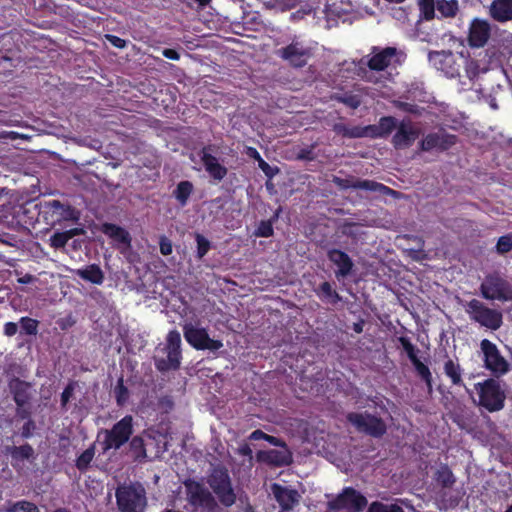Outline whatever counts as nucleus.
Wrapping results in <instances>:
<instances>
[{
    "label": "nucleus",
    "mask_w": 512,
    "mask_h": 512,
    "mask_svg": "<svg viewBox=\"0 0 512 512\" xmlns=\"http://www.w3.org/2000/svg\"><path fill=\"white\" fill-rule=\"evenodd\" d=\"M129 442L130 450L134 453L135 457L137 459L139 458H145L146 455V449H145V443L141 436H131Z\"/></svg>",
    "instance_id": "nucleus-42"
},
{
    "label": "nucleus",
    "mask_w": 512,
    "mask_h": 512,
    "mask_svg": "<svg viewBox=\"0 0 512 512\" xmlns=\"http://www.w3.org/2000/svg\"><path fill=\"white\" fill-rule=\"evenodd\" d=\"M266 438V433L263 432L262 430L260 429H256L254 430L250 435H249V440H253V441H258V440H265Z\"/></svg>",
    "instance_id": "nucleus-63"
},
{
    "label": "nucleus",
    "mask_w": 512,
    "mask_h": 512,
    "mask_svg": "<svg viewBox=\"0 0 512 512\" xmlns=\"http://www.w3.org/2000/svg\"><path fill=\"white\" fill-rule=\"evenodd\" d=\"M49 211L53 214H57L62 218H67L70 214L71 209L70 206L62 204L59 200H51L46 204Z\"/></svg>",
    "instance_id": "nucleus-45"
},
{
    "label": "nucleus",
    "mask_w": 512,
    "mask_h": 512,
    "mask_svg": "<svg viewBox=\"0 0 512 512\" xmlns=\"http://www.w3.org/2000/svg\"><path fill=\"white\" fill-rule=\"evenodd\" d=\"M397 54L395 47H385L379 52L375 53L368 61V67L373 71L385 70L392 61V58Z\"/></svg>",
    "instance_id": "nucleus-25"
},
{
    "label": "nucleus",
    "mask_w": 512,
    "mask_h": 512,
    "mask_svg": "<svg viewBox=\"0 0 512 512\" xmlns=\"http://www.w3.org/2000/svg\"><path fill=\"white\" fill-rule=\"evenodd\" d=\"M436 9L441 14L442 17L450 18L454 17L459 9L457 0H437L436 1Z\"/></svg>",
    "instance_id": "nucleus-36"
},
{
    "label": "nucleus",
    "mask_w": 512,
    "mask_h": 512,
    "mask_svg": "<svg viewBox=\"0 0 512 512\" xmlns=\"http://www.w3.org/2000/svg\"><path fill=\"white\" fill-rule=\"evenodd\" d=\"M420 133L421 130L419 128L413 126L411 122H405L403 120L397 126L391 143L397 150L409 148L419 137Z\"/></svg>",
    "instance_id": "nucleus-18"
},
{
    "label": "nucleus",
    "mask_w": 512,
    "mask_h": 512,
    "mask_svg": "<svg viewBox=\"0 0 512 512\" xmlns=\"http://www.w3.org/2000/svg\"><path fill=\"white\" fill-rule=\"evenodd\" d=\"M84 232L85 231L83 228L78 227L71 228L63 232H55L50 236L49 244L54 249L64 248L70 239L75 236L84 234Z\"/></svg>",
    "instance_id": "nucleus-31"
},
{
    "label": "nucleus",
    "mask_w": 512,
    "mask_h": 512,
    "mask_svg": "<svg viewBox=\"0 0 512 512\" xmlns=\"http://www.w3.org/2000/svg\"><path fill=\"white\" fill-rule=\"evenodd\" d=\"M281 448L280 450H260L256 454V459L258 462L273 467L289 466L293 462L292 452L289 450L288 446Z\"/></svg>",
    "instance_id": "nucleus-19"
},
{
    "label": "nucleus",
    "mask_w": 512,
    "mask_h": 512,
    "mask_svg": "<svg viewBox=\"0 0 512 512\" xmlns=\"http://www.w3.org/2000/svg\"><path fill=\"white\" fill-rule=\"evenodd\" d=\"M18 331V325L15 322H6L3 327L4 335L7 337L14 336Z\"/></svg>",
    "instance_id": "nucleus-57"
},
{
    "label": "nucleus",
    "mask_w": 512,
    "mask_h": 512,
    "mask_svg": "<svg viewBox=\"0 0 512 512\" xmlns=\"http://www.w3.org/2000/svg\"><path fill=\"white\" fill-rule=\"evenodd\" d=\"M428 59L431 64L448 78L460 76V64L452 51H430Z\"/></svg>",
    "instance_id": "nucleus-14"
},
{
    "label": "nucleus",
    "mask_w": 512,
    "mask_h": 512,
    "mask_svg": "<svg viewBox=\"0 0 512 512\" xmlns=\"http://www.w3.org/2000/svg\"><path fill=\"white\" fill-rule=\"evenodd\" d=\"M512 250V233L499 237L496 243V251L499 254H506Z\"/></svg>",
    "instance_id": "nucleus-49"
},
{
    "label": "nucleus",
    "mask_w": 512,
    "mask_h": 512,
    "mask_svg": "<svg viewBox=\"0 0 512 512\" xmlns=\"http://www.w3.org/2000/svg\"><path fill=\"white\" fill-rule=\"evenodd\" d=\"M194 186L192 182L188 180L181 181L177 184L173 191V196L179 202L181 206H185L193 193Z\"/></svg>",
    "instance_id": "nucleus-34"
},
{
    "label": "nucleus",
    "mask_w": 512,
    "mask_h": 512,
    "mask_svg": "<svg viewBox=\"0 0 512 512\" xmlns=\"http://www.w3.org/2000/svg\"><path fill=\"white\" fill-rule=\"evenodd\" d=\"M185 509L188 512H215L217 501L205 485L194 479L184 481Z\"/></svg>",
    "instance_id": "nucleus-2"
},
{
    "label": "nucleus",
    "mask_w": 512,
    "mask_h": 512,
    "mask_svg": "<svg viewBox=\"0 0 512 512\" xmlns=\"http://www.w3.org/2000/svg\"><path fill=\"white\" fill-rule=\"evenodd\" d=\"M403 350L406 352L407 357L411 361L416 374L426 384L429 392L433 390V378L429 367L424 364L418 357L419 349L411 342L410 338L406 336H400L398 338Z\"/></svg>",
    "instance_id": "nucleus-11"
},
{
    "label": "nucleus",
    "mask_w": 512,
    "mask_h": 512,
    "mask_svg": "<svg viewBox=\"0 0 512 512\" xmlns=\"http://www.w3.org/2000/svg\"><path fill=\"white\" fill-rule=\"evenodd\" d=\"M5 453L10 455L11 464L14 468H16L23 461L33 457L34 449L30 444L25 443L21 446H7L5 448Z\"/></svg>",
    "instance_id": "nucleus-28"
},
{
    "label": "nucleus",
    "mask_w": 512,
    "mask_h": 512,
    "mask_svg": "<svg viewBox=\"0 0 512 512\" xmlns=\"http://www.w3.org/2000/svg\"><path fill=\"white\" fill-rule=\"evenodd\" d=\"M478 394V405L490 413L498 412L505 406L506 393L500 382L494 378H488L474 385Z\"/></svg>",
    "instance_id": "nucleus-5"
},
{
    "label": "nucleus",
    "mask_w": 512,
    "mask_h": 512,
    "mask_svg": "<svg viewBox=\"0 0 512 512\" xmlns=\"http://www.w3.org/2000/svg\"><path fill=\"white\" fill-rule=\"evenodd\" d=\"M469 318L481 326L492 331L498 330L503 324L502 312L498 309L490 308L478 299H471L464 305Z\"/></svg>",
    "instance_id": "nucleus-6"
},
{
    "label": "nucleus",
    "mask_w": 512,
    "mask_h": 512,
    "mask_svg": "<svg viewBox=\"0 0 512 512\" xmlns=\"http://www.w3.org/2000/svg\"><path fill=\"white\" fill-rule=\"evenodd\" d=\"M107 41L114 47L123 49L126 47V40L112 34H107L106 36Z\"/></svg>",
    "instance_id": "nucleus-55"
},
{
    "label": "nucleus",
    "mask_w": 512,
    "mask_h": 512,
    "mask_svg": "<svg viewBox=\"0 0 512 512\" xmlns=\"http://www.w3.org/2000/svg\"><path fill=\"white\" fill-rule=\"evenodd\" d=\"M418 5L421 19L426 21L434 19L436 9L435 0H420Z\"/></svg>",
    "instance_id": "nucleus-39"
},
{
    "label": "nucleus",
    "mask_w": 512,
    "mask_h": 512,
    "mask_svg": "<svg viewBox=\"0 0 512 512\" xmlns=\"http://www.w3.org/2000/svg\"><path fill=\"white\" fill-rule=\"evenodd\" d=\"M333 131L345 138L356 139V138H370L371 130L370 125L366 126H352L349 127L344 123H335L333 125Z\"/></svg>",
    "instance_id": "nucleus-26"
},
{
    "label": "nucleus",
    "mask_w": 512,
    "mask_h": 512,
    "mask_svg": "<svg viewBox=\"0 0 512 512\" xmlns=\"http://www.w3.org/2000/svg\"><path fill=\"white\" fill-rule=\"evenodd\" d=\"M457 142V136L453 134H449L447 132H433L427 134L420 142L419 148L421 151H431L433 149H438L440 151H446L454 146Z\"/></svg>",
    "instance_id": "nucleus-17"
},
{
    "label": "nucleus",
    "mask_w": 512,
    "mask_h": 512,
    "mask_svg": "<svg viewBox=\"0 0 512 512\" xmlns=\"http://www.w3.org/2000/svg\"><path fill=\"white\" fill-rule=\"evenodd\" d=\"M113 393L118 406L123 407L126 405L130 397V392L124 384L123 376L117 380Z\"/></svg>",
    "instance_id": "nucleus-37"
},
{
    "label": "nucleus",
    "mask_w": 512,
    "mask_h": 512,
    "mask_svg": "<svg viewBox=\"0 0 512 512\" xmlns=\"http://www.w3.org/2000/svg\"><path fill=\"white\" fill-rule=\"evenodd\" d=\"M95 456V444L84 450L76 459L75 466L79 471H86Z\"/></svg>",
    "instance_id": "nucleus-38"
},
{
    "label": "nucleus",
    "mask_w": 512,
    "mask_h": 512,
    "mask_svg": "<svg viewBox=\"0 0 512 512\" xmlns=\"http://www.w3.org/2000/svg\"><path fill=\"white\" fill-rule=\"evenodd\" d=\"M195 240L197 243L196 256L198 259H202L210 250L211 242L200 233L195 234Z\"/></svg>",
    "instance_id": "nucleus-46"
},
{
    "label": "nucleus",
    "mask_w": 512,
    "mask_h": 512,
    "mask_svg": "<svg viewBox=\"0 0 512 512\" xmlns=\"http://www.w3.org/2000/svg\"><path fill=\"white\" fill-rule=\"evenodd\" d=\"M271 489L283 512L292 510L298 503L299 494L296 490L277 483H274Z\"/></svg>",
    "instance_id": "nucleus-22"
},
{
    "label": "nucleus",
    "mask_w": 512,
    "mask_h": 512,
    "mask_svg": "<svg viewBox=\"0 0 512 512\" xmlns=\"http://www.w3.org/2000/svg\"><path fill=\"white\" fill-rule=\"evenodd\" d=\"M436 480L444 488H449L455 483V477L447 466H444L437 471Z\"/></svg>",
    "instance_id": "nucleus-44"
},
{
    "label": "nucleus",
    "mask_w": 512,
    "mask_h": 512,
    "mask_svg": "<svg viewBox=\"0 0 512 512\" xmlns=\"http://www.w3.org/2000/svg\"><path fill=\"white\" fill-rule=\"evenodd\" d=\"M20 332L29 336L36 335L38 332L39 321L30 317H21L19 320Z\"/></svg>",
    "instance_id": "nucleus-40"
},
{
    "label": "nucleus",
    "mask_w": 512,
    "mask_h": 512,
    "mask_svg": "<svg viewBox=\"0 0 512 512\" xmlns=\"http://www.w3.org/2000/svg\"><path fill=\"white\" fill-rule=\"evenodd\" d=\"M201 161L203 163V166H204L206 172L214 180L221 181L226 177L227 172H228L227 168L225 166L221 165L218 162V159L214 155L208 153L206 151V148H204L202 151Z\"/></svg>",
    "instance_id": "nucleus-23"
},
{
    "label": "nucleus",
    "mask_w": 512,
    "mask_h": 512,
    "mask_svg": "<svg viewBox=\"0 0 512 512\" xmlns=\"http://www.w3.org/2000/svg\"><path fill=\"white\" fill-rule=\"evenodd\" d=\"M167 358H161L155 360V367L160 372H166L169 370H177L181 364V349H166Z\"/></svg>",
    "instance_id": "nucleus-29"
},
{
    "label": "nucleus",
    "mask_w": 512,
    "mask_h": 512,
    "mask_svg": "<svg viewBox=\"0 0 512 512\" xmlns=\"http://www.w3.org/2000/svg\"><path fill=\"white\" fill-rule=\"evenodd\" d=\"M333 183L340 189H359V190H366V191H373V192H379L384 195H389L394 193L395 191L388 186L376 182L374 180H361V179H354L351 178H340L337 176H334Z\"/></svg>",
    "instance_id": "nucleus-15"
},
{
    "label": "nucleus",
    "mask_w": 512,
    "mask_h": 512,
    "mask_svg": "<svg viewBox=\"0 0 512 512\" xmlns=\"http://www.w3.org/2000/svg\"><path fill=\"white\" fill-rule=\"evenodd\" d=\"M346 419L359 433L373 438H381L387 432L385 421L368 411L349 412Z\"/></svg>",
    "instance_id": "nucleus-8"
},
{
    "label": "nucleus",
    "mask_w": 512,
    "mask_h": 512,
    "mask_svg": "<svg viewBox=\"0 0 512 512\" xmlns=\"http://www.w3.org/2000/svg\"><path fill=\"white\" fill-rule=\"evenodd\" d=\"M395 106L406 113L413 114V115H419L420 114V108L416 104H412L409 102H403V101H397L395 103Z\"/></svg>",
    "instance_id": "nucleus-52"
},
{
    "label": "nucleus",
    "mask_w": 512,
    "mask_h": 512,
    "mask_svg": "<svg viewBox=\"0 0 512 512\" xmlns=\"http://www.w3.org/2000/svg\"><path fill=\"white\" fill-rule=\"evenodd\" d=\"M367 512H405L398 504H384L380 501L372 502Z\"/></svg>",
    "instance_id": "nucleus-43"
},
{
    "label": "nucleus",
    "mask_w": 512,
    "mask_h": 512,
    "mask_svg": "<svg viewBox=\"0 0 512 512\" xmlns=\"http://www.w3.org/2000/svg\"><path fill=\"white\" fill-rule=\"evenodd\" d=\"M237 453L240 456L248 457L249 459H252V448L248 443H243L237 448Z\"/></svg>",
    "instance_id": "nucleus-58"
},
{
    "label": "nucleus",
    "mask_w": 512,
    "mask_h": 512,
    "mask_svg": "<svg viewBox=\"0 0 512 512\" xmlns=\"http://www.w3.org/2000/svg\"><path fill=\"white\" fill-rule=\"evenodd\" d=\"M16 415L19 419L29 420L31 419V410L29 406H17Z\"/></svg>",
    "instance_id": "nucleus-56"
},
{
    "label": "nucleus",
    "mask_w": 512,
    "mask_h": 512,
    "mask_svg": "<svg viewBox=\"0 0 512 512\" xmlns=\"http://www.w3.org/2000/svg\"><path fill=\"white\" fill-rule=\"evenodd\" d=\"M273 234H274L273 224H272V221H269V220L260 221V223L258 224L257 228L254 231V235L256 237L268 238V237L273 236Z\"/></svg>",
    "instance_id": "nucleus-48"
},
{
    "label": "nucleus",
    "mask_w": 512,
    "mask_h": 512,
    "mask_svg": "<svg viewBox=\"0 0 512 512\" xmlns=\"http://www.w3.org/2000/svg\"><path fill=\"white\" fill-rule=\"evenodd\" d=\"M8 388L16 406L30 405L33 397L31 383L18 377H14L8 382Z\"/></svg>",
    "instance_id": "nucleus-20"
},
{
    "label": "nucleus",
    "mask_w": 512,
    "mask_h": 512,
    "mask_svg": "<svg viewBox=\"0 0 512 512\" xmlns=\"http://www.w3.org/2000/svg\"><path fill=\"white\" fill-rule=\"evenodd\" d=\"M133 432V417L131 415H125L110 429H102L99 431L97 440L101 445L102 453L105 454L110 450H119L123 445L128 443Z\"/></svg>",
    "instance_id": "nucleus-1"
},
{
    "label": "nucleus",
    "mask_w": 512,
    "mask_h": 512,
    "mask_svg": "<svg viewBox=\"0 0 512 512\" xmlns=\"http://www.w3.org/2000/svg\"><path fill=\"white\" fill-rule=\"evenodd\" d=\"M265 441H267L269 444L277 447H285L287 444L285 441H283L281 438L266 434Z\"/></svg>",
    "instance_id": "nucleus-59"
},
{
    "label": "nucleus",
    "mask_w": 512,
    "mask_h": 512,
    "mask_svg": "<svg viewBox=\"0 0 512 512\" xmlns=\"http://www.w3.org/2000/svg\"><path fill=\"white\" fill-rule=\"evenodd\" d=\"M444 373L450 379L451 383L455 386H464L462 379V368L459 363L454 362L452 359H448L444 363Z\"/></svg>",
    "instance_id": "nucleus-33"
},
{
    "label": "nucleus",
    "mask_w": 512,
    "mask_h": 512,
    "mask_svg": "<svg viewBox=\"0 0 512 512\" xmlns=\"http://www.w3.org/2000/svg\"><path fill=\"white\" fill-rule=\"evenodd\" d=\"M162 55L167 58V59H170V60H179L180 59V54L177 50L175 49H171V48H166L162 51Z\"/></svg>",
    "instance_id": "nucleus-60"
},
{
    "label": "nucleus",
    "mask_w": 512,
    "mask_h": 512,
    "mask_svg": "<svg viewBox=\"0 0 512 512\" xmlns=\"http://www.w3.org/2000/svg\"><path fill=\"white\" fill-rule=\"evenodd\" d=\"M327 258L330 262H332L337 270L335 271V276L339 278L347 277L351 274L354 263L351 257L344 251L333 248L327 251Z\"/></svg>",
    "instance_id": "nucleus-21"
},
{
    "label": "nucleus",
    "mask_w": 512,
    "mask_h": 512,
    "mask_svg": "<svg viewBox=\"0 0 512 512\" xmlns=\"http://www.w3.org/2000/svg\"><path fill=\"white\" fill-rule=\"evenodd\" d=\"M367 504V498L361 492L348 486L344 487L336 498L329 501L327 506L330 511L362 512Z\"/></svg>",
    "instance_id": "nucleus-9"
},
{
    "label": "nucleus",
    "mask_w": 512,
    "mask_h": 512,
    "mask_svg": "<svg viewBox=\"0 0 512 512\" xmlns=\"http://www.w3.org/2000/svg\"><path fill=\"white\" fill-rule=\"evenodd\" d=\"M480 348L484 355V366L494 375H504L509 371L508 361L501 355L495 343L488 339L480 342Z\"/></svg>",
    "instance_id": "nucleus-10"
},
{
    "label": "nucleus",
    "mask_w": 512,
    "mask_h": 512,
    "mask_svg": "<svg viewBox=\"0 0 512 512\" xmlns=\"http://www.w3.org/2000/svg\"><path fill=\"white\" fill-rule=\"evenodd\" d=\"M115 496L120 512H145L147 498L142 484L130 483L120 485L116 489Z\"/></svg>",
    "instance_id": "nucleus-4"
},
{
    "label": "nucleus",
    "mask_w": 512,
    "mask_h": 512,
    "mask_svg": "<svg viewBox=\"0 0 512 512\" xmlns=\"http://www.w3.org/2000/svg\"><path fill=\"white\" fill-rule=\"evenodd\" d=\"M8 512H40V511L36 504L26 501V500H21V501H18V502H15L14 504H12L9 507Z\"/></svg>",
    "instance_id": "nucleus-47"
},
{
    "label": "nucleus",
    "mask_w": 512,
    "mask_h": 512,
    "mask_svg": "<svg viewBox=\"0 0 512 512\" xmlns=\"http://www.w3.org/2000/svg\"><path fill=\"white\" fill-rule=\"evenodd\" d=\"M159 248H160V253L163 256H168V255L172 254V252H173L172 241L165 235L160 236Z\"/></svg>",
    "instance_id": "nucleus-53"
},
{
    "label": "nucleus",
    "mask_w": 512,
    "mask_h": 512,
    "mask_svg": "<svg viewBox=\"0 0 512 512\" xmlns=\"http://www.w3.org/2000/svg\"><path fill=\"white\" fill-rule=\"evenodd\" d=\"M102 232L116 242L125 244L127 246H130L131 244V236L129 232L119 225L113 223H104L102 225Z\"/></svg>",
    "instance_id": "nucleus-30"
},
{
    "label": "nucleus",
    "mask_w": 512,
    "mask_h": 512,
    "mask_svg": "<svg viewBox=\"0 0 512 512\" xmlns=\"http://www.w3.org/2000/svg\"><path fill=\"white\" fill-rule=\"evenodd\" d=\"M318 297L322 301L336 304L341 300L340 295L332 288V285L328 281L321 283L316 290Z\"/></svg>",
    "instance_id": "nucleus-35"
},
{
    "label": "nucleus",
    "mask_w": 512,
    "mask_h": 512,
    "mask_svg": "<svg viewBox=\"0 0 512 512\" xmlns=\"http://www.w3.org/2000/svg\"><path fill=\"white\" fill-rule=\"evenodd\" d=\"M399 125L397 119L393 116H382L378 124H370L371 139H385L391 135V133Z\"/></svg>",
    "instance_id": "nucleus-24"
},
{
    "label": "nucleus",
    "mask_w": 512,
    "mask_h": 512,
    "mask_svg": "<svg viewBox=\"0 0 512 512\" xmlns=\"http://www.w3.org/2000/svg\"><path fill=\"white\" fill-rule=\"evenodd\" d=\"M334 99L337 102H340L351 109H357L362 103L361 96L353 93H344L342 95H337L334 97Z\"/></svg>",
    "instance_id": "nucleus-41"
},
{
    "label": "nucleus",
    "mask_w": 512,
    "mask_h": 512,
    "mask_svg": "<svg viewBox=\"0 0 512 512\" xmlns=\"http://www.w3.org/2000/svg\"><path fill=\"white\" fill-rule=\"evenodd\" d=\"M489 14L491 18L501 23L512 20V0H493Z\"/></svg>",
    "instance_id": "nucleus-27"
},
{
    "label": "nucleus",
    "mask_w": 512,
    "mask_h": 512,
    "mask_svg": "<svg viewBox=\"0 0 512 512\" xmlns=\"http://www.w3.org/2000/svg\"><path fill=\"white\" fill-rule=\"evenodd\" d=\"M245 153H246V155L249 158H251V159H253V160L257 161V162L259 161V159L262 158V156L260 155L258 150L256 148H254V147H251V146L246 147Z\"/></svg>",
    "instance_id": "nucleus-62"
},
{
    "label": "nucleus",
    "mask_w": 512,
    "mask_h": 512,
    "mask_svg": "<svg viewBox=\"0 0 512 512\" xmlns=\"http://www.w3.org/2000/svg\"><path fill=\"white\" fill-rule=\"evenodd\" d=\"M185 340L196 350L217 351L223 347L220 340L210 338L205 328H198L187 324L183 328Z\"/></svg>",
    "instance_id": "nucleus-12"
},
{
    "label": "nucleus",
    "mask_w": 512,
    "mask_h": 512,
    "mask_svg": "<svg viewBox=\"0 0 512 512\" xmlns=\"http://www.w3.org/2000/svg\"><path fill=\"white\" fill-rule=\"evenodd\" d=\"M75 390V383L70 382L66 385L63 392L61 393V408L64 411H67V404L72 398Z\"/></svg>",
    "instance_id": "nucleus-51"
},
{
    "label": "nucleus",
    "mask_w": 512,
    "mask_h": 512,
    "mask_svg": "<svg viewBox=\"0 0 512 512\" xmlns=\"http://www.w3.org/2000/svg\"><path fill=\"white\" fill-rule=\"evenodd\" d=\"M12 38L8 34H2L0 36V51L4 46H11Z\"/></svg>",
    "instance_id": "nucleus-64"
},
{
    "label": "nucleus",
    "mask_w": 512,
    "mask_h": 512,
    "mask_svg": "<svg viewBox=\"0 0 512 512\" xmlns=\"http://www.w3.org/2000/svg\"><path fill=\"white\" fill-rule=\"evenodd\" d=\"M166 349H181V336L177 330H171L167 335Z\"/></svg>",
    "instance_id": "nucleus-50"
},
{
    "label": "nucleus",
    "mask_w": 512,
    "mask_h": 512,
    "mask_svg": "<svg viewBox=\"0 0 512 512\" xmlns=\"http://www.w3.org/2000/svg\"><path fill=\"white\" fill-rule=\"evenodd\" d=\"M257 163H258V167L264 172V174L266 176H268V177L273 176L271 166L263 158L259 159V161Z\"/></svg>",
    "instance_id": "nucleus-61"
},
{
    "label": "nucleus",
    "mask_w": 512,
    "mask_h": 512,
    "mask_svg": "<svg viewBox=\"0 0 512 512\" xmlns=\"http://www.w3.org/2000/svg\"><path fill=\"white\" fill-rule=\"evenodd\" d=\"M36 429L35 421L32 419H29L24 423V425L21 428V437L24 439L31 438L33 436V433Z\"/></svg>",
    "instance_id": "nucleus-54"
},
{
    "label": "nucleus",
    "mask_w": 512,
    "mask_h": 512,
    "mask_svg": "<svg viewBox=\"0 0 512 512\" xmlns=\"http://www.w3.org/2000/svg\"><path fill=\"white\" fill-rule=\"evenodd\" d=\"M207 483L224 507H231L235 504L237 496L226 468H214L207 478Z\"/></svg>",
    "instance_id": "nucleus-7"
},
{
    "label": "nucleus",
    "mask_w": 512,
    "mask_h": 512,
    "mask_svg": "<svg viewBox=\"0 0 512 512\" xmlns=\"http://www.w3.org/2000/svg\"><path fill=\"white\" fill-rule=\"evenodd\" d=\"M491 36V25L487 20L474 18L469 25L467 43L471 48H483Z\"/></svg>",
    "instance_id": "nucleus-16"
},
{
    "label": "nucleus",
    "mask_w": 512,
    "mask_h": 512,
    "mask_svg": "<svg viewBox=\"0 0 512 512\" xmlns=\"http://www.w3.org/2000/svg\"><path fill=\"white\" fill-rule=\"evenodd\" d=\"M278 55L284 61L288 62L294 68H303L313 56L310 47L303 45L301 42L293 41L289 45L278 50Z\"/></svg>",
    "instance_id": "nucleus-13"
},
{
    "label": "nucleus",
    "mask_w": 512,
    "mask_h": 512,
    "mask_svg": "<svg viewBox=\"0 0 512 512\" xmlns=\"http://www.w3.org/2000/svg\"><path fill=\"white\" fill-rule=\"evenodd\" d=\"M479 291L481 297L488 301H512V283L499 271L486 274Z\"/></svg>",
    "instance_id": "nucleus-3"
},
{
    "label": "nucleus",
    "mask_w": 512,
    "mask_h": 512,
    "mask_svg": "<svg viewBox=\"0 0 512 512\" xmlns=\"http://www.w3.org/2000/svg\"><path fill=\"white\" fill-rule=\"evenodd\" d=\"M76 275L92 284L101 285L104 281V273L99 265L90 264L85 268L78 269Z\"/></svg>",
    "instance_id": "nucleus-32"
}]
</instances>
